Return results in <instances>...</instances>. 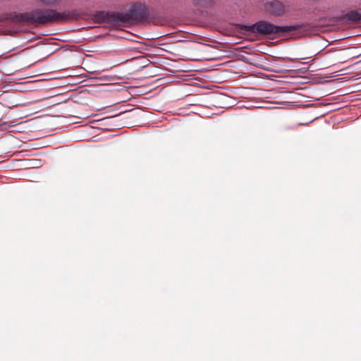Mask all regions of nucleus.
I'll return each instance as SVG.
<instances>
[{"instance_id": "f257e3e1", "label": "nucleus", "mask_w": 361, "mask_h": 361, "mask_svg": "<svg viewBox=\"0 0 361 361\" xmlns=\"http://www.w3.org/2000/svg\"><path fill=\"white\" fill-rule=\"evenodd\" d=\"M74 12H58L51 8H35L28 12H10L0 15V23L6 20L35 26H44L72 18Z\"/></svg>"}, {"instance_id": "f03ea898", "label": "nucleus", "mask_w": 361, "mask_h": 361, "mask_svg": "<svg viewBox=\"0 0 361 361\" xmlns=\"http://www.w3.org/2000/svg\"><path fill=\"white\" fill-rule=\"evenodd\" d=\"M238 31L249 41L259 39L260 37L275 34L282 39L300 38L304 35L301 25L278 26L264 20H259L252 25H238Z\"/></svg>"}, {"instance_id": "7ed1b4c3", "label": "nucleus", "mask_w": 361, "mask_h": 361, "mask_svg": "<svg viewBox=\"0 0 361 361\" xmlns=\"http://www.w3.org/2000/svg\"><path fill=\"white\" fill-rule=\"evenodd\" d=\"M149 16V11L145 5L136 4L131 6L126 13L97 11L94 14V19L99 23H106L113 27H121L134 21L147 20Z\"/></svg>"}, {"instance_id": "20e7f679", "label": "nucleus", "mask_w": 361, "mask_h": 361, "mask_svg": "<svg viewBox=\"0 0 361 361\" xmlns=\"http://www.w3.org/2000/svg\"><path fill=\"white\" fill-rule=\"evenodd\" d=\"M247 47H241L239 49H235L237 53H235L233 50L231 49H219L218 53L213 55L203 56L202 59L205 60H214L223 58H231L233 56H235L238 59L245 60L246 57L244 55H242L241 53L244 52L243 50V49Z\"/></svg>"}, {"instance_id": "39448f33", "label": "nucleus", "mask_w": 361, "mask_h": 361, "mask_svg": "<svg viewBox=\"0 0 361 361\" xmlns=\"http://www.w3.org/2000/svg\"><path fill=\"white\" fill-rule=\"evenodd\" d=\"M265 10L272 16H281L286 12V6L279 0H268L264 4Z\"/></svg>"}, {"instance_id": "423d86ee", "label": "nucleus", "mask_w": 361, "mask_h": 361, "mask_svg": "<svg viewBox=\"0 0 361 361\" xmlns=\"http://www.w3.org/2000/svg\"><path fill=\"white\" fill-rule=\"evenodd\" d=\"M341 19L350 23H359L361 22V9L350 11L344 14Z\"/></svg>"}, {"instance_id": "0eeeda50", "label": "nucleus", "mask_w": 361, "mask_h": 361, "mask_svg": "<svg viewBox=\"0 0 361 361\" xmlns=\"http://www.w3.org/2000/svg\"><path fill=\"white\" fill-rule=\"evenodd\" d=\"M191 1L197 9L207 8L214 5V0H191Z\"/></svg>"}, {"instance_id": "6e6552de", "label": "nucleus", "mask_w": 361, "mask_h": 361, "mask_svg": "<svg viewBox=\"0 0 361 361\" xmlns=\"http://www.w3.org/2000/svg\"><path fill=\"white\" fill-rule=\"evenodd\" d=\"M37 39H39L36 44L34 45H59L58 42H56V40L53 38H48V39H41L37 38Z\"/></svg>"}, {"instance_id": "1a4fd4ad", "label": "nucleus", "mask_w": 361, "mask_h": 361, "mask_svg": "<svg viewBox=\"0 0 361 361\" xmlns=\"http://www.w3.org/2000/svg\"><path fill=\"white\" fill-rule=\"evenodd\" d=\"M41 2L47 5H54L61 2V0H39Z\"/></svg>"}, {"instance_id": "9d476101", "label": "nucleus", "mask_w": 361, "mask_h": 361, "mask_svg": "<svg viewBox=\"0 0 361 361\" xmlns=\"http://www.w3.org/2000/svg\"><path fill=\"white\" fill-rule=\"evenodd\" d=\"M223 47V48H228V49L232 48V47H231V46H228V47Z\"/></svg>"}, {"instance_id": "9b49d317", "label": "nucleus", "mask_w": 361, "mask_h": 361, "mask_svg": "<svg viewBox=\"0 0 361 361\" xmlns=\"http://www.w3.org/2000/svg\"><path fill=\"white\" fill-rule=\"evenodd\" d=\"M166 43H162V44H159V45L162 46V45H166Z\"/></svg>"}, {"instance_id": "f8f14e48", "label": "nucleus", "mask_w": 361, "mask_h": 361, "mask_svg": "<svg viewBox=\"0 0 361 361\" xmlns=\"http://www.w3.org/2000/svg\"><path fill=\"white\" fill-rule=\"evenodd\" d=\"M33 42L32 39H30V40L27 41V42Z\"/></svg>"}, {"instance_id": "ddd939ff", "label": "nucleus", "mask_w": 361, "mask_h": 361, "mask_svg": "<svg viewBox=\"0 0 361 361\" xmlns=\"http://www.w3.org/2000/svg\"><path fill=\"white\" fill-rule=\"evenodd\" d=\"M308 58H310V56L302 57V59H308Z\"/></svg>"}, {"instance_id": "4468645a", "label": "nucleus", "mask_w": 361, "mask_h": 361, "mask_svg": "<svg viewBox=\"0 0 361 361\" xmlns=\"http://www.w3.org/2000/svg\"><path fill=\"white\" fill-rule=\"evenodd\" d=\"M4 55V54H0V57H2Z\"/></svg>"}, {"instance_id": "2eb2a0df", "label": "nucleus", "mask_w": 361, "mask_h": 361, "mask_svg": "<svg viewBox=\"0 0 361 361\" xmlns=\"http://www.w3.org/2000/svg\"><path fill=\"white\" fill-rule=\"evenodd\" d=\"M240 42H235L234 45L238 44Z\"/></svg>"}]
</instances>
